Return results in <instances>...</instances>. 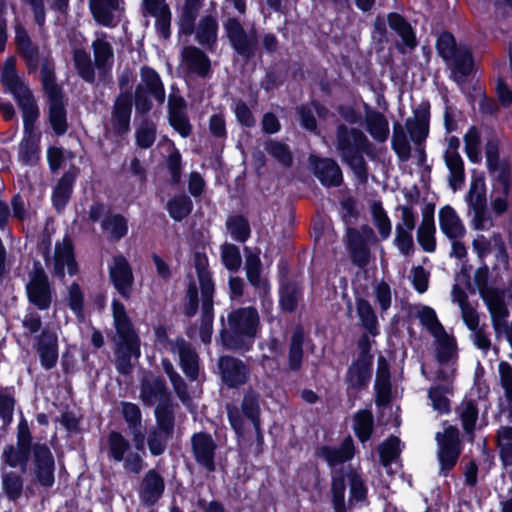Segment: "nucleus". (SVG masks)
Returning <instances> with one entry per match:
<instances>
[{
  "label": "nucleus",
  "mask_w": 512,
  "mask_h": 512,
  "mask_svg": "<svg viewBox=\"0 0 512 512\" xmlns=\"http://www.w3.org/2000/svg\"><path fill=\"white\" fill-rule=\"evenodd\" d=\"M133 108V93L131 89L120 92L114 101L111 123L113 132L123 136L130 131V120Z\"/></svg>",
  "instance_id": "obj_17"
},
{
  "label": "nucleus",
  "mask_w": 512,
  "mask_h": 512,
  "mask_svg": "<svg viewBox=\"0 0 512 512\" xmlns=\"http://www.w3.org/2000/svg\"><path fill=\"white\" fill-rule=\"evenodd\" d=\"M22 112L24 133H35V123L39 117V108L29 87L12 93Z\"/></svg>",
  "instance_id": "obj_26"
},
{
  "label": "nucleus",
  "mask_w": 512,
  "mask_h": 512,
  "mask_svg": "<svg viewBox=\"0 0 512 512\" xmlns=\"http://www.w3.org/2000/svg\"><path fill=\"white\" fill-rule=\"evenodd\" d=\"M137 348H128L125 341L120 340L119 350L120 355L116 362L117 371L122 375H128L132 371L131 357H139L140 356V338L138 337Z\"/></svg>",
  "instance_id": "obj_58"
},
{
  "label": "nucleus",
  "mask_w": 512,
  "mask_h": 512,
  "mask_svg": "<svg viewBox=\"0 0 512 512\" xmlns=\"http://www.w3.org/2000/svg\"><path fill=\"white\" fill-rule=\"evenodd\" d=\"M203 6V0H184V4L179 15V31L190 36L195 31V22Z\"/></svg>",
  "instance_id": "obj_39"
},
{
  "label": "nucleus",
  "mask_w": 512,
  "mask_h": 512,
  "mask_svg": "<svg viewBox=\"0 0 512 512\" xmlns=\"http://www.w3.org/2000/svg\"><path fill=\"white\" fill-rule=\"evenodd\" d=\"M139 399L144 407H152L156 404L154 416L175 415L177 404L174 403L172 393L163 376L143 377L140 381Z\"/></svg>",
  "instance_id": "obj_6"
},
{
  "label": "nucleus",
  "mask_w": 512,
  "mask_h": 512,
  "mask_svg": "<svg viewBox=\"0 0 512 512\" xmlns=\"http://www.w3.org/2000/svg\"><path fill=\"white\" fill-rule=\"evenodd\" d=\"M144 16L155 18V29L158 36L164 40L171 37L172 12L166 0H142Z\"/></svg>",
  "instance_id": "obj_19"
},
{
  "label": "nucleus",
  "mask_w": 512,
  "mask_h": 512,
  "mask_svg": "<svg viewBox=\"0 0 512 512\" xmlns=\"http://www.w3.org/2000/svg\"><path fill=\"white\" fill-rule=\"evenodd\" d=\"M164 490V478L155 469H150L142 479L139 498L145 506L151 507L158 503L163 496Z\"/></svg>",
  "instance_id": "obj_28"
},
{
  "label": "nucleus",
  "mask_w": 512,
  "mask_h": 512,
  "mask_svg": "<svg viewBox=\"0 0 512 512\" xmlns=\"http://www.w3.org/2000/svg\"><path fill=\"white\" fill-rule=\"evenodd\" d=\"M109 267V278L120 296L128 300L133 291L134 275L130 262L122 255H115Z\"/></svg>",
  "instance_id": "obj_16"
},
{
  "label": "nucleus",
  "mask_w": 512,
  "mask_h": 512,
  "mask_svg": "<svg viewBox=\"0 0 512 512\" xmlns=\"http://www.w3.org/2000/svg\"><path fill=\"white\" fill-rule=\"evenodd\" d=\"M100 227L108 239L115 242L126 237L129 231L128 219L123 214L111 213L110 210L102 218Z\"/></svg>",
  "instance_id": "obj_36"
},
{
  "label": "nucleus",
  "mask_w": 512,
  "mask_h": 512,
  "mask_svg": "<svg viewBox=\"0 0 512 512\" xmlns=\"http://www.w3.org/2000/svg\"><path fill=\"white\" fill-rule=\"evenodd\" d=\"M130 449L129 440L121 432L111 431L108 434V454L115 462H122Z\"/></svg>",
  "instance_id": "obj_51"
},
{
  "label": "nucleus",
  "mask_w": 512,
  "mask_h": 512,
  "mask_svg": "<svg viewBox=\"0 0 512 512\" xmlns=\"http://www.w3.org/2000/svg\"><path fill=\"white\" fill-rule=\"evenodd\" d=\"M56 463L49 446L36 455L33 461L32 475L36 484L51 488L55 484Z\"/></svg>",
  "instance_id": "obj_21"
},
{
  "label": "nucleus",
  "mask_w": 512,
  "mask_h": 512,
  "mask_svg": "<svg viewBox=\"0 0 512 512\" xmlns=\"http://www.w3.org/2000/svg\"><path fill=\"white\" fill-rule=\"evenodd\" d=\"M40 140L39 132L24 133L19 144V160L24 165L33 166L40 160Z\"/></svg>",
  "instance_id": "obj_38"
},
{
  "label": "nucleus",
  "mask_w": 512,
  "mask_h": 512,
  "mask_svg": "<svg viewBox=\"0 0 512 512\" xmlns=\"http://www.w3.org/2000/svg\"><path fill=\"white\" fill-rule=\"evenodd\" d=\"M336 148L342 161L354 172L360 182L368 180L369 169L364 158L375 156V146L365 133L355 127L338 124L336 127Z\"/></svg>",
  "instance_id": "obj_2"
},
{
  "label": "nucleus",
  "mask_w": 512,
  "mask_h": 512,
  "mask_svg": "<svg viewBox=\"0 0 512 512\" xmlns=\"http://www.w3.org/2000/svg\"><path fill=\"white\" fill-rule=\"evenodd\" d=\"M450 61L452 62V72L462 78L470 76L474 70V56L467 46H460Z\"/></svg>",
  "instance_id": "obj_49"
},
{
  "label": "nucleus",
  "mask_w": 512,
  "mask_h": 512,
  "mask_svg": "<svg viewBox=\"0 0 512 512\" xmlns=\"http://www.w3.org/2000/svg\"><path fill=\"white\" fill-rule=\"evenodd\" d=\"M217 374L224 386L238 389L249 381L251 370L242 359L224 354L217 359Z\"/></svg>",
  "instance_id": "obj_11"
},
{
  "label": "nucleus",
  "mask_w": 512,
  "mask_h": 512,
  "mask_svg": "<svg viewBox=\"0 0 512 512\" xmlns=\"http://www.w3.org/2000/svg\"><path fill=\"white\" fill-rule=\"evenodd\" d=\"M420 323L425 326L433 336L444 334L445 329L441 322L438 320L436 312L429 306H424L419 313Z\"/></svg>",
  "instance_id": "obj_64"
},
{
  "label": "nucleus",
  "mask_w": 512,
  "mask_h": 512,
  "mask_svg": "<svg viewBox=\"0 0 512 512\" xmlns=\"http://www.w3.org/2000/svg\"><path fill=\"white\" fill-rule=\"evenodd\" d=\"M156 426L151 428L146 439L149 452L152 456L162 455L172 438L175 429V415L155 416Z\"/></svg>",
  "instance_id": "obj_15"
},
{
  "label": "nucleus",
  "mask_w": 512,
  "mask_h": 512,
  "mask_svg": "<svg viewBox=\"0 0 512 512\" xmlns=\"http://www.w3.org/2000/svg\"><path fill=\"white\" fill-rule=\"evenodd\" d=\"M141 83L137 84L133 93L135 112L139 116L147 115L153 108L152 98L159 105L166 99V91L159 73L152 67L140 69Z\"/></svg>",
  "instance_id": "obj_5"
},
{
  "label": "nucleus",
  "mask_w": 512,
  "mask_h": 512,
  "mask_svg": "<svg viewBox=\"0 0 512 512\" xmlns=\"http://www.w3.org/2000/svg\"><path fill=\"white\" fill-rule=\"evenodd\" d=\"M373 362L353 360L345 374L347 392L351 390L359 392L366 389L372 378Z\"/></svg>",
  "instance_id": "obj_27"
},
{
  "label": "nucleus",
  "mask_w": 512,
  "mask_h": 512,
  "mask_svg": "<svg viewBox=\"0 0 512 512\" xmlns=\"http://www.w3.org/2000/svg\"><path fill=\"white\" fill-rule=\"evenodd\" d=\"M353 430L361 443L370 440L374 430V416L371 410L361 409L354 415Z\"/></svg>",
  "instance_id": "obj_45"
},
{
  "label": "nucleus",
  "mask_w": 512,
  "mask_h": 512,
  "mask_svg": "<svg viewBox=\"0 0 512 512\" xmlns=\"http://www.w3.org/2000/svg\"><path fill=\"white\" fill-rule=\"evenodd\" d=\"M73 277L79 273V264L76 260L75 247L69 236H64L62 243L56 242L53 255L52 276L64 282L66 272Z\"/></svg>",
  "instance_id": "obj_12"
},
{
  "label": "nucleus",
  "mask_w": 512,
  "mask_h": 512,
  "mask_svg": "<svg viewBox=\"0 0 512 512\" xmlns=\"http://www.w3.org/2000/svg\"><path fill=\"white\" fill-rule=\"evenodd\" d=\"M15 44L20 56L23 58L29 73L37 71L39 67L40 49L32 42L25 27L18 25L15 28Z\"/></svg>",
  "instance_id": "obj_25"
},
{
  "label": "nucleus",
  "mask_w": 512,
  "mask_h": 512,
  "mask_svg": "<svg viewBox=\"0 0 512 512\" xmlns=\"http://www.w3.org/2000/svg\"><path fill=\"white\" fill-rule=\"evenodd\" d=\"M223 28L231 48L245 62L251 61L258 53L262 55L255 27L247 31L238 18L228 17L223 23Z\"/></svg>",
  "instance_id": "obj_7"
},
{
  "label": "nucleus",
  "mask_w": 512,
  "mask_h": 512,
  "mask_svg": "<svg viewBox=\"0 0 512 512\" xmlns=\"http://www.w3.org/2000/svg\"><path fill=\"white\" fill-rule=\"evenodd\" d=\"M226 226L231 237L239 243H245L251 236L249 221L243 214L228 217Z\"/></svg>",
  "instance_id": "obj_50"
},
{
  "label": "nucleus",
  "mask_w": 512,
  "mask_h": 512,
  "mask_svg": "<svg viewBox=\"0 0 512 512\" xmlns=\"http://www.w3.org/2000/svg\"><path fill=\"white\" fill-rule=\"evenodd\" d=\"M194 204L190 196L185 193L178 194L168 200L166 210L176 222L186 219L193 211Z\"/></svg>",
  "instance_id": "obj_43"
},
{
  "label": "nucleus",
  "mask_w": 512,
  "mask_h": 512,
  "mask_svg": "<svg viewBox=\"0 0 512 512\" xmlns=\"http://www.w3.org/2000/svg\"><path fill=\"white\" fill-rule=\"evenodd\" d=\"M479 409L475 400L469 399L463 403L462 410L459 414L462 428L468 437L469 442L475 439V429L478 420Z\"/></svg>",
  "instance_id": "obj_47"
},
{
  "label": "nucleus",
  "mask_w": 512,
  "mask_h": 512,
  "mask_svg": "<svg viewBox=\"0 0 512 512\" xmlns=\"http://www.w3.org/2000/svg\"><path fill=\"white\" fill-rule=\"evenodd\" d=\"M391 148L400 161L406 162L410 159L411 145L407 137L405 127L398 121L393 123Z\"/></svg>",
  "instance_id": "obj_44"
},
{
  "label": "nucleus",
  "mask_w": 512,
  "mask_h": 512,
  "mask_svg": "<svg viewBox=\"0 0 512 512\" xmlns=\"http://www.w3.org/2000/svg\"><path fill=\"white\" fill-rule=\"evenodd\" d=\"M1 83L5 91L11 94L28 87L17 74L16 60L14 57H9L6 60L1 74Z\"/></svg>",
  "instance_id": "obj_48"
},
{
  "label": "nucleus",
  "mask_w": 512,
  "mask_h": 512,
  "mask_svg": "<svg viewBox=\"0 0 512 512\" xmlns=\"http://www.w3.org/2000/svg\"><path fill=\"white\" fill-rule=\"evenodd\" d=\"M356 311L363 328L373 337L379 335L378 319L370 302L365 298H357Z\"/></svg>",
  "instance_id": "obj_42"
},
{
  "label": "nucleus",
  "mask_w": 512,
  "mask_h": 512,
  "mask_svg": "<svg viewBox=\"0 0 512 512\" xmlns=\"http://www.w3.org/2000/svg\"><path fill=\"white\" fill-rule=\"evenodd\" d=\"M191 452L195 462L208 473L216 471V452L218 445L207 431H199L190 438Z\"/></svg>",
  "instance_id": "obj_13"
},
{
  "label": "nucleus",
  "mask_w": 512,
  "mask_h": 512,
  "mask_svg": "<svg viewBox=\"0 0 512 512\" xmlns=\"http://www.w3.org/2000/svg\"><path fill=\"white\" fill-rule=\"evenodd\" d=\"M114 327L121 341H125L128 348H137L138 334L129 318L125 305L114 298L111 303Z\"/></svg>",
  "instance_id": "obj_20"
},
{
  "label": "nucleus",
  "mask_w": 512,
  "mask_h": 512,
  "mask_svg": "<svg viewBox=\"0 0 512 512\" xmlns=\"http://www.w3.org/2000/svg\"><path fill=\"white\" fill-rule=\"evenodd\" d=\"M310 340L307 336L302 324H296L292 330L287 354V370L290 372H299L304 362V344L306 340Z\"/></svg>",
  "instance_id": "obj_24"
},
{
  "label": "nucleus",
  "mask_w": 512,
  "mask_h": 512,
  "mask_svg": "<svg viewBox=\"0 0 512 512\" xmlns=\"http://www.w3.org/2000/svg\"><path fill=\"white\" fill-rule=\"evenodd\" d=\"M387 23L389 28L401 38V43L397 44V48L400 52H404L403 47L410 50L417 47L418 41L416 32L410 22L402 14L390 12L387 15Z\"/></svg>",
  "instance_id": "obj_30"
},
{
  "label": "nucleus",
  "mask_w": 512,
  "mask_h": 512,
  "mask_svg": "<svg viewBox=\"0 0 512 512\" xmlns=\"http://www.w3.org/2000/svg\"><path fill=\"white\" fill-rule=\"evenodd\" d=\"M166 167L170 175V182L177 186L182 181L183 163L182 155L178 148L173 147L166 158Z\"/></svg>",
  "instance_id": "obj_63"
},
{
  "label": "nucleus",
  "mask_w": 512,
  "mask_h": 512,
  "mask_svg": "<svg viewBox=\"0 0 512 512\" xmlns=\"http://www.w3.org/2000/svg\"><path fill=\"white\" fill-rule=\"evenodd\" d=\"M489 268L483 264L474 274V283L478 289L480 297L485 302L491 315L494 326L501 319L508 316L509 312L505 304L504 290L488 285Z\"/></svg>",
  "instance_id": "obj_9"
},
{
  "label": "nucleus",
  "mask_w": 512,
  "mask_h": 512,
  "mask_svg": "<svg viewBox=\"0 0 512 512\" xmlns=\"http://www.w3.org/2000/svg\"><path fill=\"white\" fill-rule=\"evenodd\" d=\"M118 7V0H89V8L94 20L105 27H113V11Z\"/></svg>",
  "instance_id": "obj_40"
},
{
  "label": "nucleus",
  "mask_w": 512,
  "mask_h": 512,
  "mask_svg": "<svg viewBox=\"0 0 512 512\" xmlns=\"http://www.w3.org/2000/svg\"><path fill=\"white\" fill-rule=\"evenodd\" d=\"M346 248L350 261L359 269H365L371 262L372 253L369 244L362 239L358 229L349 227L346 232Z\"/></svg>",
  "instance_id": "obj_23"
},
{
  "label": "nucleus",
  "mask_w": 512,
  "mask_h": 512,
  "mask_svg": "<svg viewBox=\"0 0 512 512\" xmlns=\"http://www.w3.org/2000/svg\"><path fill=\"white\" fill-rule=\"evenodd\" d=\"M48 101L50 125L56 135H64L68 130L64 94L50 96L48 97Z\"/></svg>",
  "instance_id": "obj_37"
},
{
  "label": "nucleus",
  "mask_w": 512,
  "mask_h": 512,
  "mask_svg": "<svg viewBox=\"0 0 512 512\" xmlns=\"http://www.w3.org/2000/svg\"><path fill=\"white\" fill-rule=\"evenodd\" d=\"M400 439L397 436L390 435L378 447L380 462L384 467L393 463L400 455Z\"/></svg>",
  "instance_id": "obj_56"
},
{
  "label": "nucleus",
  "mask_w": 512,
  "mask_h": 512,
  "mask_svg": "<svg viewBox=\"0 0 512 512\" xmlns=\"http://www.w3.org/2000/svg\"><path fill=\"white\" fill-rule=\"evenodd\" d=\"M156 137V124L148 118L143 119L135 131L136 145L141 149H149L153 146Z\"/></svg>",
  "instance_id": "obj_54"
},
{
  "label": "nucleus",
  "mask_w": 512,
  "mask_h": 512,
  "mask_svg": "<svg viewBox=\"0 0 512 512\" xmlns=\"http://www.w3.org/2000/svg\"><path fill=\"white\" fill-rule=\"evenodd\" d=\"M193 265L196 270L200 287L215 285L212 273L209 270V261L205 252L195 251L193 254Z\"/></svg>",
  "instance_id": "obj_55"
},
{
  "label": "nucleus",
  "mask_w": 512,
  "mask_h": 512,
  "mask_svg": "<svg viewBox=\"0 0 512 512\" xmlns=\"http://www.w3.org/2000/svg\"><path fill=\"white\" fill-rule=\"evenodd\" d=\"M15 405L14 387L0 388V419L2 420L3 428L8 427L12 423Z\"/></svg>",
  "instance_id": "obj_53"
},
{
  "label": "nucleus",
  "mask_w": 512,
  "mask_h": 512,
  "mask_svg": "<svg viewBox=\"0 0 512 512\" xmlns=\"http://www.w3.org/2000/svg\"><path fill=\"white\" fill-rule=\"evenodd\" d=\"M40 75L42 88L47 97L64 94L62 87L57 83L55 66L52 59H43L41 63Z\"/></svg>",
  "instance_id": "obj_46"
},
{
  "label": "nucleus",
  "mask_w": 512,
  "mask_h": 512,
  "mask_svg": "<svg viewBox=\"0 0 512 512\" xmlns=\"http://www.w3.org/2000/svg\"><path fill=\"white\" fill-rule=\"evenodd\" d=\"M308 162L313 175L322 186L336 188L344 183L342 169L335 159L311 154L309 155Z\"/></svg>",
  "instance_id": "obj_14"
},
{
  "label": "nucleus",
  "mask_w": 512,
  "mask_h": 512,
  "mask_svg": "<svg viewBox=\"0 0 512 512\" xmlns=\"http://www.w3.org/2000/svg\"><path fill=\"white\" fill-rule=\"evenodd\" d=\"M218 29V22L212 15L203 16L196 32L197 42L205 48L212 49L217 43Z\"/></svg>",
  "instance_id": "obj_41"
},
{
  "label": "nucleus",
  "mask_w": 512,
  "mask_h": 512,
  "mask_svg": "<svg viewBox=\"0 0 512 512\" xmlns=\"http://www.w3.org/2000/svg\"><path fill=\"white\" fill-rule=\"evenodd\" d=\"M303 297V286L298 280L285 281L278 285V305L283 313H295Z\"/></svg>",
  "instance_id": "obj_31"
},
{
  "label": "nucleus",
  "mask_w": 512,
  "mask_h": 512,
  "mask_svg": "<svg viewBox=\"0 0 512 512\" xmlns=\"http://www.w3.org/2000/svg\"><path fill=\"white\" fill-rule=\"evenodd\" d=\"M365 107L366 130L377 142H385L389 137V122L380 111L373 110L368 104Z\"/></svg>",
  "instance_id": "obj_34"
},
{
  "label": "nucleus",
  "mask_w": 512,
  "mask_h": 512,
  "mask_svg": "<svg viewBox=\"0 0 512 512\" xmlns=\"http://www.w3.org/2000/svg\"><path fill=\"white\" fill-rule=\"evenodd\" d=\"M23 478L14 471L5 473L2 476V489L11 501L18 500L23 492Z\"/></svg>",
  "instance_id": "obj_57"
},
{
  "label": "nucleus",
  "mask_w": 512,
  "mask_h": 512,
  "mask_svg": "<svg viewBox=\"0 0 512 512\" xmlns=\"http://www.w3.org/2000/svg\"><path fill=\"white\" fill-rule=\"evenodd\" d=\"M435 438L438 442L440 475L446 477L454 469L462 453L459 429L449 425L443 433L437 432Z\"/></svg>",
  "instance_id": "obj_10"
},
{
  "label": "nucleus",
  "mask_w": 512,
  "mask_h": 512,
  "mask_svg": "<svg viewBox=\"0 0 512 512\" xmlns=\"http://www.w3.org/2000/svg\"><path fill=\"white\" fill-rule=\"evenodd\" d=\"M94 52V64L90 54L82 48H76L73 51V63L78 76L88 84H94L96 80L95 67L100 74L111 70L114 59V50L112 45L104 40L97 38L92 42Z\"/></svg>",
  "instance_id": "obj_4"
},
{
  "label": "nucleus",
  "mask_w": 512,
  "mask_h": 512,
  "mask_svg": "<svg viewBox=\"0 0 512 512\" xmlns=\"http://www.w3.org/2000/svg\"><path fill=\"white\" fill-rule=\"evenodd\" d=\"M183 62L189 73L200 78H207L211 73L210 58L196 46H188L184 49Z\"/></svg>",
  "instance_id": "obj_32"
},
{
  "label": "nucleus",
  "mask_w": 512,
  "mask_h": 512,
  "mask_svg": "<svg viewBox=\"0 0 512 512\" xmlns=\"http://www.w3.org/2000/svg\"><path fill=\"white\" fill-rule=\"evenodd\" d=\"M26 297L30 305L39 311L50 309L56 295L55 288L44 267L39 261L33 263L29 280L25 285Z\"/></svg>",
  "instance_id": "obj_8"
},
{
  "label": "nucleus",
  "mask_w": 512,
  "mask_h": 512,
  "mask_svg": "<svg viewBox=\"0 0 512 512\" xmlns=\"http://www.w3.org/2000/svg\"><path fill=\"white\" fill-rule=\"evenodd\" d=\"M436 49L439 56L444 61L449 62L460 49V46H457L455 37L451 32L444 31L439 35L436 41Z\"/></svg>",
  "instance_id": "obj_60"
},
{
  "label": "nucleus",
  "mask_w": 512,
  "mask_h": 512,
  "mask_svg": "<svg viewBox=\"0 0 512 512\" xmlns=\"http://www.w3.org/2000/svg\"><path fill=\"white\" fill-rule=\"evenodd\" d=\"M228 328L223 326L216 342L223 349L233 352H249L260 327L258 310L253 306L239 307L229 312Z\"/></svg>",
  "instance_id": "obj_1"
},
{
  "label": "nucleus",
  "mask_w": 512,
  "mask_h": 512,
  "mask_svg": "<svg viewBox=\"0 0 512 512\" xmlns=\"http://www.w3.org/2000/svg\"><path fill=\"white\" fill-rule=\"evenodd\" d=\"M77 174L71 170L63 173L53 188L51 200L53 207L58 211L65 209L69 203Z\"/></svg>",
  "instance_id": "obj_33"
},
{
  "label": "nucleus",
  "mask_w": 512,
  "mask_h": 512,
  "mask_svg": "<svg viewBox=\"0 0 512 512\" xmlns=\"http://www.w3.org/2000/svg\"><path fill=\"white\" fill-rule=\"evenodd\" d=\"M439 226L442 233L451 240L462 238L466 232L455 209L450 205L439 210Z\"/></svg>",
  "instance_id": "obj_35"
},
{
  "label": "nucleus",
  "mask_w": 512,
  "mask_h": 512,
  "mask_svg": "<svg viewBox=\"0 0 512 512\" xmlns=\"http://www.w3.org/2000/svg\"><path fill=\"white\" fill-rule=\"evenodd\" d=\"M438 340L436 348V360L440 364L448 363L457 350V343L453 336H449L446 332L435 336Z\"/></svg>",
  "instance_id": "obj_59"
},
{
  "label": "nucleus",
  "mask_w": 512,
  "mask_h": 512,
  "mask_svg": "<svg viewBox=\"0 0 512 512\" xmlns=\"http://www.w3.org/2000/svg\"><path fill=\"white\" fill-rule=\"evenodd\" d=\"M266 152L283 167H291L293 154L290 147L281 141L269 139L265 142Z\"/></svg>",
  "instance_id": "obj_52"
},
{
  "label": "nucleus",
  "mask_w": 512,
  "mask_h": 512,
  "mask_svg": "<svg viewBox=\"0 0 512 512\" xmlns=\"http://www.w3.org/2000/svg\"><path fill=\"white\" fill-rule=\"evenodd\" d=\"M36 351L45 370L53 369L59 357L58 336L55 331L44 328L37 337Z\"/></svg>",
  "instance_id": "obj_22"
},
{
  "label": "nucleus",
  "mask_w": 512,
  "mask_h": 512,
  "mask_svg": "<svg viewBox=\"0 0 512 512\" xmlns=\"http://www.w3.org/2000/svg\"><path fill=\"white\" fill-rule=\"evenodd\" d=\"M449 389L444 385L432 386L428 390V398L432 401V406L440 414H449L451 412L450 400L446 394Z\"/></svg>",
  "instance_id": "obj_61"
},
{
  "label": "nucleus",
  "mask_w": 512,
  "mask_h": 512,
  "mask_svg": "<svg viewBox=\"0 0 512 512\" xmlns=\"http://www.w3.org/2000/svg\"><path fill=\"white\" fill-rule=\"evenodd\" d=\"M355 445L350 435L345 437L339 447L322 445L316 450V456L325 459L330 467L346 463L353 459Z\"/></svg>",
  "instance_id": "obj_29"
},
{
  "label": "nucleus",
  "mask_w": 512,
  "mask_h": 512,
  "mask_svg": "<svg viewBox=\"0 0 512 512\" xmlns=\"http://www.w3.org/2000/svg\"><path fill=\"white\" fill-rule=\"evenodd\" d=\"M221 261L230 272H237L242 264L240 249L231 243H225L221 247Z\"/></svg>",
  "instance_id": "obj_62"
},
{
  "label": "nucleus",
  "mask_w": 512,
  "mask_h": 512,
  "mask_svg": "<svg viewBox=\"0 0 512 512\" xmlns=\"http://www.w3.org/2000/svg\"><path fill=\"white\" fill-rule=\"evenodd\" d=\"M171 351L178 355L179 366L184 375L191 382L196 381L200 373V358L193 345L182 336H178L171 347Z\"/></svg>",
  "instance_id": "obj_18"
},
{
  "label": "nucleus",
  "mask_w": 512,
  "mask_h": 512,
  "mask_svg": "<svg viewBox=\"0 0 512 512\" xmlns=\"http://www.w3.org/2000/svg\"><path fill=\"white\" fill-rule=\"evenodd\" d=\"M47 446L46 443L34 442L28 421L22 415L17 425L16 443L4 447L1 459L8 467L19 468L26 473L31 457L34 460Z\"/></svg>",
  "instance_id": "obj_3"
}]
</instances>
